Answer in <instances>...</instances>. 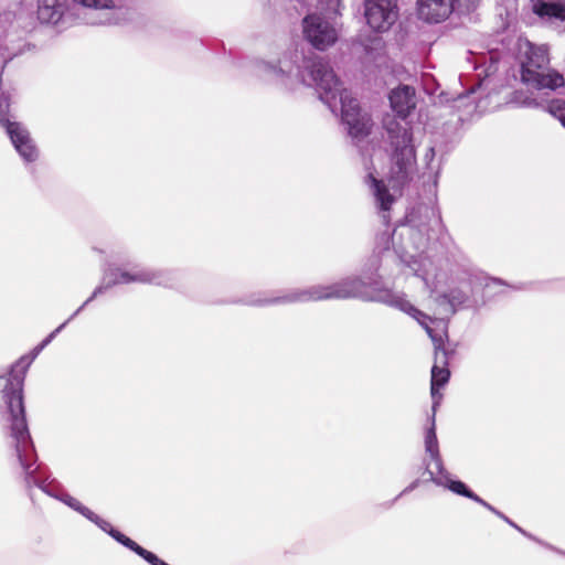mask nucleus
Instances as JSON below:
<instances>
[{"mask_svg": "<svg viewBox=\"0 0 565 565\" xmlns=\"http://www.w3.org/2000/svg\"><path fill=\"white\" fill-rule=\"evenodd\" d=\"M364 282L358 278L344 280L329 286L312 287L300 295V299L320 301L328 299H348L360 297Z\"/></svg>", "mask_w": 565, "mask_h": 565, "instance_id": "423d86ee", "label": "nucleus"}, {"mask_svg": "<svg viewBox=\"0 0 565 565\" xmlns=\"http://www.w3.org/2000/svg\"><path fill=\"white\" fill-rule=\"evenodd\" d=\"M8 113H9V100H8V98H2V99H0V122H3L6 127H7V121H9L7 119Z\"/></svg>", "mask_w": 565, "mask_h": 565, "instance_id": "393cba45", "label": "nucleus"}, {"mask_svg": "<svg viewBox=\"0 0 565 565\" xmlns=\"http://www.w3.org/2000/svg\"><path fill=\"white\" fill-rule=\"evenodd\" d=\"M64 502L71 507L72 509H74L75 511L79 512L83 516L86 518L87 514H92V510L88 509L87 507H85L84 504H82L81 501H78L77 499L73 498V497H67Z\"/></svg>", "mask_w": 565, "mask_h": 565, "instance_id": "5701e85b", "label": "nucleus"}, {"mask_svg": "<svg viewBox=\"0 0 565 565\" xmlns=\"http://www.w3.org/2000/svg\"><path fill=\"white\" fill-rule=\"evenodd\" d=\"M479 1L480 0H455V7L462 12H469L477 7Z\"/></svg>", "mask_w": 565, "mask_h": 565, "instance_id": "b1692460", "label": "nucleus"}, {"mask_svg": "<svg viewBox=\"0 0 565 565\" xmlns=\"http://www.w3.org/2000/svg\"><path fill=\"white\" fill-rule=\"evenodd\" d=\"M364 15L371 29L385 32L397 20V0H365Z\"/></svg>", "mask_w": 565, "mask_h": 565, "instance_id": "0eeeda50", "label": "nucleus"}, {"mask_svg": "<svg viewBox=\"0 0 565 565\" xmlns=\"http://www.w3.org/2000/svg\"><path fill=\"white\" fill-rule=\"evenodd\" d=\"M53 337V334L50 335V338H47L46 340L43 341V343L38 348V350H41L49 341L50 339Z\"/></svg>", "mask_w": 565, "mask_h": 565, "instance_id": "a878e982", "label": "nucleus"}, {"mask_svg": "<svg viewBox=\"0 0 565 565\" xmlns=\"http://www.w3.org/2000/svg\"><path fill=\"white\" fill-rule=\"evenodd\" d=\"M86 519L94 522L103 531L107 532L113 539H115L117 542H119L122 545H124L125 540L129 539L128 536H126L125 534L119 532L118 530H115L108 521L102 519L93 511H92V514L86 515Z\"/></svg>", "mask_w": 565, "mask_h": 565, "instance_id": "f3484780", "label": "nucleus"}, {"mask_svg": "<svg viewBox=\"0 0 565 565\" xmlns=\"http://www.w3.org/2000/svg\"><path fill=\"white\" fill-rule=\"evenodd\" d=\"M384 128L393 147L388 183L394 190H402L412 181L416 169V152L412 143L413 134L411 128L402 126L390 116L384 119Z\"/></svg>", "mask_w": 565, "mask_h": 565, "instance_id": "f03ea898", "label": "nucleus"}, {"mask_svg": "<svg viewBox=\"0 0 565 565\" xmlns=\"http://www.w3.org/2000/svg\"><path fill=\"white\" fill-rule=\"evenodd\" d=\"M303 34L318 50H326L337 41L335 29L316 14L307 15L303 19Z\"/></svg>", "mask_w": 565, "mask_h": 565, "instance_id": "6e6552de", "label": "nucleus"}, {"mask_svg": "<svg viewBox=\"0 0 565 565\" xmlns=\"http://www.w3.org/2000/svg\"><path fill=\"white\" fill-rule=\"evenodd\" d=\"M366 182L372 186L380 209L382 211H390L395 202V198L390 193L385 183L376 179L372 173L367 174Z\"/></svg>", "mask_w": 565, "mask_h": 565, "instance_id": "f8f14e48", "label": "nucleus"}, {"mask_svg": "<svg viewBox=\"0 0 565 565\" xmlns=\"http://www.w3.org/2000/svg\"><path fill=\"white\" fill-rule=\"evenodd\" d=\"M76 3H79L87 8L94 9H110L115 7L116 0H73Z\"/></svg>", "mask_w": 565, "mask_h": 565, "instance_id": "4be33fe9", "label": "nucleus"}, {"mask_svg": "<svg viewBox=\"0 0 565 565\" xmlns=\"http://www.w3.org/2000/svg\"><path fill=\"white\" fill-rule=\"evenodd\" d=\"M309 68L311 77L320 90L321 99L330 104L339 96L342 119H351L362 113L358 100L347 89L341 88L340 81L327 62L321 58L313 60Z\"/></svg>", "mask_w": 565, "mask_h": 565, "instance_id": "39448f33", "label": "nucleus"}, {"mask_svg": "<svg viewBox=\"0 0 565 565\" xmlns=\"http://www.w3.org/2000/svg\"><path fill=\"white\" fill-rule=\"evenodd\" d=\"M15 149L26 161H34L38 157L36 147L33 145L31 138L18 146Z\"/></svg>", "mask_w": 565, "mask_h": 565, "instance_id": "aec40b11", "label": "nucleus"}, {"mask_svg": "<svg viewBox=\"0 0 565 565\" xmlns=\"http://www.w3.org/2000/svg\"><path fill=\"white\" fill-rule=\"evenodd\" d=\"M343 121L348 125L349 134L353 138H365L373 128L372 118L365 113H360L358 116L351 117V119H343Z\"/></svg>", "mask_w": 565, "mask_h": 565, "instance_id": "9b49d317", "label": "nucleus"}, {"mask_svg": "<svg viewBox=\"0 0 565 565\" xmlns=\"http://www.w3.org/2000/svg\"><path fill=\"white\" fill-rule=\"evenodd\" d=\"M521 82L526 86L555 90L565 85L564 76L550 68V55L545 47L530 45L521 64Z\"/></svg>", "mask_w": 565, "mask_h": 565, "instance_id": "20e7f679", "label": "nucleus"}, {"mask_svg": "<svg viewBox=\"0 0 565 565\" xmlns=\"http://www.w3.org/2000/svg\"><path fill=\"white\" fill-rule=\"evenodd\" d=\"M550 114L565 127V100L554 99L548 104Z\"/></svg>", "mask_w": 565, "mask_h": 565, "instance_id": "412c9836", "label": "nucleus"}, {"mask_svg": "<svg viewBox=\"0 0 565 565\" xmlns=\"http://www.w3.org/2000/svg\"><path fill=\"white\" fill-rule=\"evenodd\" d=\"M425 449L426 452L430 455L431 460H434L437 467L439 468L441 465V458L439 454L438 440L434 425L426 433Z\"/></svg>", "mask_w": 565, "mask_h": 565, "instance_id": "dca6fc26", "label": "nucleus"}, {"mask_svg": "<svg viewBox=\"0 0 565 565\" xmlns=\"http://www.w3.org/2000/svg\"><path fill=\"white\" fill-rule=\"evenodd\" d=\"M32 360L33 358L22 356L17 361L11 369L10 379L3 390L10 436L14 439L18 460L26 475L33 473L34 470L31 469L26 458L31 437L23 403V383Z\"/></svg>", "mask_w": 565, "mask_h": 565, "instance_id": "f257e3e1", "label": "nucleus"}, {"mask_svg": "<svg viewBox=\"0 0 565 565\" xmlns=\"http://www.w3.org/2000/svg\"><path fill=\"white\" fill-rule=\"evenodd\" d=\"M391 305L416 319L424 328L425 326H428L422 321V318L428 317L423 311L414 307L404 296H393L391 299Z\"/></svg>", "mask_w": 565, "mask_h": 565, "instance_id": "4468645a", "label": "nucleus"}, {"mask_svg": "<svg viewBox=\"0 0 565 565\" xmlns=\"http://www.w3.org/2000/svg\"><path fill=\"white\" fill-rule=\"evenodd\" d=\"M533 11L539 17H548L565 21V3L537 1L533 7Z\"/></svg>", "mask_w": 565, "mask_h": 565, "instance_id": "ddd939ff", "label": "nucleus"}, {"mask_svg": "<svg viewBox=\"0 0 565 565\" xmlns=\"http://www.w3.org/2000/svg\"><path fill=\"white\" fill-rule=\"evenodd\" d=\"M390 104L398 117L405 119L416 107V90L408 85H401L390 94Z\"/></svg>", "mask_w": 565, "mask_h": 565, "instance_id": "9d476101", "label": "nucleus"}, {"mask_svg": "<svg viewBox=\"0 0 565 565\" xmlns=\"http://www.w3.org/2000/svg\"><path fill=\"white\" fill-rule=\"evenodd\" d=\"M448 488L459 494V495H462V497H466V498H469L484 507H487L488 509H490L491 511H494V509L489 504L487 503L484 500H482L479 495H477L475 492H472L470 489H468V487L460 480H455V481H450L449 484H448Z\"/></svg>", "mask_w": 565, "mask_h": 565, "instance_id": "a211bd4d", "label": "nucleus"}, {"mask_svg": "<svg viewBox=\"0 0 565 565\" xmlns=\"http://www.w3.org/2000/svg\"><path fill=\"white\" fill-rule=\"evenodd\" d=\"M435 327L425 326V330L434 344L435 363L431 367L430 394L434 399V408L439 405L443 395L439 388L443 387L450 377L449 361L455 354V348H451L448 337L447 323L441 319H431Z\"/></svg>", "mask_w": 565, "mask_h": 565, "instance_id": "7ed1b4c3", "label": "nucleus"}, {"mask_svg": "<svg viewBox=\"0 0 565 565\" xmlns=\"http://www.w3.org/2000/svg\"><path fill=\"white\" fill-rule=\"evenodd\" d=\"M417 6L419 18L430 23L446 20L456 9L455 0H418Z\"/></svg>", "mask_w": 565, "mask_h": 565, "instance_id": "1a4fd4ad", "label": "nucleus"}, {"mask_svg": "<svg viewBox=\"0 0 565 565\" xmlns=\"http://www.w3.org/2000/svg\"><path fill=\"white\" fill-rule=\"evenodd\" d=\"M6 128L15 148L31 138L28 130L22 128L18 122L7 121Z\"/></svg>", "mask_w": 565, "mask_h": 565, "instance_id": "6ab92c4d", "label": "nucleus"}, {"mask_svg": "<svg viewBox=\"0 0 565 565\" xmlns=\"http://www.w3.org/2000/svg\"><path fill=\"white\" fill-rule=\"evenodd\" d=\"M156 279V275L149 271H137L130 274L129 271L119 270L115 279L116 284H129V282H152Z\"/></svg>", "mask_w": 565, "mask_h": 565, "instance_id": "2eb2a0df", "label": "nucleus"}]
</instances>
